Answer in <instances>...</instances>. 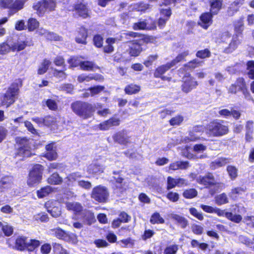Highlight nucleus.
<instances>
[{
    "label": "nucleus",
    "mask_w": 254,
    "mask_h": 254,
    "mask_svg": "<svg viewBox=\"0 0 254 254\" xmlns=\"http://www.w3.org/2000/svg\"><path fill=\"white\" fill-rule=\"evenodd\" d=\"M68 63L69 64V68L77 67L78 65L80 66L81 61H79L76 57H71L67 60Z\"/></svg>",
    "instance_id": "nucleus-55"
},
{
    "label": "nucleus",
    "mask_w": 254,
    "mask_h": 254,
    "mask_svg": "<svg viewBox=\"0 0 254 254\" xmlns=\"http://www.w3.org/2000/svg\"><path fill=\"white\" fill-rule=\"evenodd\" d=\"M18 85L14 83L9 87L6 93L3 96L2 104L8 107L15 101V96L18 94Z\"/></svg>",
    "instance_id": "nucleus-6"
},
{
    "label": "nucleus",
    "mask_w": 254,
    "mask_h": 254,
    "mask_svg": "<svg viewBox=\"0 0 254 254\" xmlns=\"http://www.w3.org/2000/svg\"><path fill=\"white\" fill-rule=\"evenodd\" d=\"M228 127L221 122L214 121L205 127L206 134L209 137H219L228 133Z\"/></svg>",
    "instance_id": "nucleus-2"
},
{
    "label": "nucleus",
    "mask_w": 254,
    "mask_h": 254,
    "mask_svg": "<svg viewBox=\"0 0 254 254\" xmlns=\"http://www.w3.org/2000/svg\"><path fill=\"white\" fill-rule=\"evenodd\" d=\"M153 26H149L146 20H140L139 21L133 23L132 28L134 30H150Z\"/></svg>",
    "instance_id": "nucleus-25"
},
{
    "label": "nucleus",
    "mask_w": 254,
    "mask_h": 254,
    "mask_svg": "<svg viewBox=\"0 0 254 254\" xmlns=\"http://www.w3.org/2000/svg\"><path fill=\"white\" fill-rule=\"evenodd\" d=\"M239 240L243 244L250 247H252L254 244L253 242L251 240L243 235L239 236Z\"/></svg>",
    "instance_id": "nucleus-64"
},
{
    "label": "nucleus",
    "mask_w": 254,
    "mask_h": 254,
    "mask_svg": "<svg viewBox=\"0 0 254 254\" xmlns=\"http://www.w3.org/2000/svg\"><path fill=\"white\" fill-rule=\"evenodd\" d=\"M56 7V2L55 0H40L33 6L37 14L41 16L46 12L54 10Z\"/></svg>",
    "instance_id": "nucleus-4"
},
{
    "label": "nucleus",
    "mask_w": 254,
    "mask_h": 254,
    "mask_svg": "<svg viewBox=\"0 0 254 254\" xmlns=\"http://www.w3.org/2000/svg\"><path fill=\"white\" fill-rule=\"evenodd\" d=\"M28 29L29 31H33L38 27L39 22L35 18H30L27 22Z\"/></svg>",
    "instance_id": "nucleus-44"
},
{
    "label": "nucleus",
    "mask_w": 254,
    "mask_h": 254,
    "mask_svg": "<svg viewBox=\"0 0 254 254\" xmlns=\"http://www.w3.org/2000/svg\"><path fill=\"white\" fill-rule=\"evenodd\" d=\"M212 15L211 12H206L201 14L200 17V22L199 24L203 28L206 29L212 23Z\"/></svg>",
    "instance_id": "nucleus-16"
},
{
    "label": "nucleus",
    "mask_w": 254,
    "mask_h": 254,
    "mask_svg": "<svg viewBox=\"0 0 254 254\" xmlns=\"http://www.w3.org/2000/svg\"><path fill=\"white\" fill-rule=\"evenodd\" d=\"M244 0H236L228 7L227 14L229 16L234 15L239 10V5H242Z\"/></svg>",
    "instance_id": "nucleus-21"
},
{
    "label": "nucleus",
    "mask_w": 254,
    "mask_h": 254,
    "mask_svg": "<svg viewBox=\"0 0 254 254\" xmlns=\"http://www.w3.org/2000/svg\"><path fill=\"white\" fill-rule=\"evenodd\" d=\"M120 245L124 248H131L134 245V241L130 238L123 239L117 242Z\"/></svg>",
    "instance_id": "nucleus-43"
},
{
    "label": "nucleus",
    "mask_w": 254,
    "mask_h": 254,
    "mask_svg": "<svg viewBox=\"0 0 254 254\" xmlns=\"http://www.w3.org/2000/svg\"><path fill=\"white\" fill-rule=\"evenodd\" d=\"M80 67L83 70L91 71L93 70L94 68H97L98 67L92 62L81 61Z\"/></svg>",
    "instance_id": "nucleus-31"
},
{
    "label": "nucleus",
    "mask_w": 254,
    "mask_h": 254,
    "mask_svg": "<svg viewBox=\"0 0 254 254\" xmlns=\"http://www.w3.org/2000/svg\"><path fill=\"white\" fill-rule=\"evenodd\" d=\"M172 218L175 220L182 228H186L188 225V221L184 217L177 214H173Z\"/></svg>",
    "instance_id": "nucleus-33"
},
{
    "label": "nucleus",
    "mask_w": 254,
    "mask_h": 254,
    "mask_svg": "<svg viewBox=\"0 0 254 254\" xmlns=\"http://www.w3.org/2000/svg\"><path fill=\"white\" fill-rule=\"evenodd\" d=\"M105 168L100 164L94 163L89 165L87 168V172L92 174H100L103 172Z\"/></svg>",
    "instance_id": "nucleus-22"
},
{
    "label": "nucleus",
    "mask_w": 254,
    "mask_h": 254,
    "mask_svg": "<svg viewBox=\"0 0 254 254\" xmlns=\"http://www.w3.org/2000/svg\"><path fill=\"white\" fill-rule=\"evenodd\" d=\"M66 208L67 210L72 211L74 213H78L82 211V206L77 202H67L65 203Z\"/></svg>",
    "instance_id": "nucleus-24"
},
{
    "label": "nucleus",
    "mask_w": 254,
    "mask_h": 254,
    "mask_svg": "<svg viewBox=\"0 0 254 254\" xmlns=\"http://www.w3.org/2000/svg\"><path fill=\"white\" fill-rule=\"evenodd\" d=\"M196 181L198 183L206 186L216 184L214 176L211 173H208L203 177L199 176L197 178Z\"/></svg>",
    "instance_id": "nucleus-13"
},
{
    "label": "nucleus",
    "mask_w": 254,
    "mask_h": 254,
    "mask_svg": "<svg viewBox=\"0 0 254 254\" xmlns=\"http://www.w3.org/2000/svg\"><path fill=\"white\" fill-rule=\"evenodd\" d=\"M109 193L107 189L101 186L94 188L92 192L91 197L95 200L100 202H105L108 197Z\"/></svg>",
    "instance_id": "nucleus-7"
},
{
    "label": "nucleus",
    "mask_w": 254,
    "mask_h": 254,
    "mask_svg": "<svg viewBox=\"0 0 254 254\" xmlns=\"http://www.w3.org/2000/svg\"><path fill=\"white\" fill-rule=\"evenodd\" d=\"M113 138L114 141L121 144L126 145L130 143L129 137L124 131H120L115 134Z\"/></svg>",
    "instance_id": "nucleus-17"
},
{
    "label": "nucleus",
    "mask_w": 254,
    "mask_h": 254,
    "mask_svg": "<svg viewBox=\"0 0 254 254\" xmlns=\"http://www.w3.org/2000/svg\"><path fill=\"white\" fill-rule=\"evenodd\" d=\"M17 150L16 152V157H19L20 160H22L25 157L31 156V142L29 139L25 137H18L16 138Z\"/></svg>",
    "instance_id": "nucleus-3"
},
{
    "label": "nucleus",
    "mask_w": 254,
    "mask_h": 254,
    "mask_svg": "<svg viewBox=\"0 0 254 254\" xmlns=\"http://www.w3.org/2000/svg\"><path fill=\"white\" fill-rule=\"evenodd\" d=\"M240 43L241 42L239 39L238 35L236 34L233 35L228 47L225 49L224 52L226 53H231L233 52L237 48Z\"/></svg>",
    "instance_id": "nucleus-18"
},
{
    "label": "nucleus",
    "mask_w": 254,
    "mask_h": 254,
    "mask_svg": "<svg viewBox=\"0 0 254 254\" xmlns=\"http://www.w3.org/2000/svg\"><path fill=\"white\" fill-rule=\"evenodd\" d=\"M225 217L229 220L235 223H239L242 219L240 215L233 214L231 212H226Z\"/></svg>",
    "instance_id": "nucleus-45"
},
{
    "label": "nucleus",
    "mask_w": 254,
    "mask_h": 254,
    "mask_svg": "<svg viewBox=\"0 0 254 254\" xmlns=\"http://www.w3.org/2000/svg\"><path fill=\"white\" fill-rule=\"evenodd\" d=\"M101 107V104H92L88 102L77 101L71 104V109L74 113L83 119L91 118L95 111Z\"/></svg>",
    "instance_id": "nucleus-1"
},
{
    "label": "nucleus",
    "mask_w": 254,
    "mask_h": 254,
    "mask_svg": "<svg viewBox=\"0 0 254 254\" xmlns=\"http://www.w3.org/2000/svg\"><path fill=\"white\" fill-rule=\"evenodd\" d=\"M15 0H0V8H7L10 10V13L14 14V5Z\"/></svg>",
    "instance_id": "nucleus-26"
},
{
    "label": "nucleus",
    "mask_w": 254,
    "mask_h": 254,
    "mask_svg": "<svg viewBox=\"0 0 254 254\" xmlns=\"http://www.w3.org/2000/svg\"><path fill=\"white\" fill-rule=\"evenodd\" d=\"M28 238L23 236H18L15 241V244L13 248L20 251H23L27 249Z\"/></svg>",
    "instance_id": "nucleus-12"
},
{
    "label": "nucleus",
    "mask_w": 254,
    "mask_h": 254,
    "mask_svg": "<svg viewBox=\"0 0 254 254\" xmlns=\"http://www.w3.org/2000/svg\"><path fill=\"white\" fill-rule=\"evenodd\" d=\"M203 63V61H199L198 59H194L187 63L186 66L190 69H193L201 66Z\"/></svg>",
    "instance_id": "nucleus-41"
},
{
    "label": "nucleus",
    "mask_w": 254,
    "mask_h": 254,
    "mask_svg": "<svg viewBox=\"0 0 254 254\" xmlns=\"http://www.w3.org/2000/svg\"><path fill=\"white\" fill-rule=\"evenodd\" d=\"M244 18L241 17L235 23V30L238 33H242L243 31L244 27Z\"/></svg>",
    "instance_id": "nucleus-59"
},
{
    "label": "nucleus",
    "mask_w": 254,
    "mask_h": 254,
    "mask_svg": "<svg viewBox=\"0 0 254 254\" xmlns=\"http://www.w3.org/2000/svg\"><path fill=\"white\" fill-rule=\"evenodd\" d=\"M228 162L227 159L225 158H220L212 162L210 164V167L212 169H215L225 165Z\"/></svg>",
    "instance_id": "nucleus-29"
},
{
    "label": "nucleus",
    "mask_w": 254,
    "mask_h": 254,
    "mask_svg": "<svg viewBox=\"0 0 254 254\" xmlns=\"http://www.w3.org/2000/svg\"><path fill=\"white\" fill-rule=\"evenodd\" d=\"M184 117L181 115H178L172 118L170 120V124L171 126H179L183 121Z\"/></svg>",
    "instance_id": "nucleus-58"
},
{
    "label": "nucleus",
    "mask_w": 254,
    "mask_h": 254,
    "mask_svg": "<svg viewBox=\"0 0 254 254\" xmlns=\"http://www.w3.org/2000/svg\"><path fill=\"white\" fill-rule=\"evenodd\" d=\"M43 167L40 164L34 165L30 172L27 184L30 187L39 184L42 178Z\"/></svg>",
    "instance_id": "nucleus-5"
},
{
    "label": "nucleus",
    "mask_w": 254,
    "mask_h": 254,
    "mask_svg": "<svg viewBox=\"0 0 254 254\" xmlns=\"http://www.w3.org/2000/svg\"><path fill=\"white\" fill-rule=\"evenodd\" d=\"M178 249V245H171L166 248L164 252V254H176Z\"/></svg>",
    "instance_id": "nucleus-50"
},
{
    "label": "nucleus",
    "mask_w": 254,
    "mask_h": 254,
    "mask_svg": "<svg viewBox=\"0 0 254 254\" xmlns=\"http://www.w3.org/2000/svg\"><path fill=\"white\" fill-rule=\"evenodd\" d=\"M92 80L102 81L103 80V77L101 75L91 74L89 75L81 74L77 77V81L80 83L83 82H89Z\"/></svg>",
    "instance_id": "nucleus-15"
},
{
    "label": "nucleus",
    "mask_w": 254,
    "mask_h": 254,
    "mask_svg": "<svg viewBox=\"0 0 254 254\" xmlns=\"http://www.w3.org/2000/svg\"><path fill=\"white\" fill-rule=\"evenodd\" d=\"M104 88V86L98 85L89 88L88 91H90L91 96H94L103 91Z\"/></svg>",
    "instance_id": "nucleus-56"
},
{
    "label": "nucleus",
    "mask_w": 254,
    "mask_h": 254,
    "mask_svg": "<svg viewBox=\"0 0 254 254\" xmlns=\"http://www.w3.org/2000/svg\"><path fill=\"white\" fill-rule=\"evenodd\" d=\"M75 11L79 16L85 18L89 16V10L86 3L83 0H78L74 6Z\"/></svg>",
    "instance_id": "nucleus-10"
},
{
    "label": "nucleus",
    "mask_w": 254,
    "mask_h": 254,
    "mask_svg": "<svg viewBox=\"0 0 254 254\" xmlns=\"http://www.w3.org/2000/svg\"><path fill=\"white\" fill-rule=\"evenodd\" d=\"M110 128L113 127L118 126L120 124V120L119 118L113 117L107 120Z\"/></svg>",
    "instance_id": "nucleus-60"
},
{
    "label": "nucleus",
    "mask_w": 254,
    "mask_h": 254,
    "mask_svg": "<svg viewBox=\"0 0 254 254\" xmlns=\"http://www.w3.org/2000/svg\"><path fill=\"white\" fill-rule=\"evenodd\" d=\"M158 58V56L157 54L150 55L147 57L146 60L144 62V64L146 67H149Z\"/></svg>",
    "instance_id": "nucleus-61"
},
{
    "label": "nucleus",
    "mask_w": 254,
    "mask_h": 254,
    "mask_svg": "<svg viewBox=\"0 0 254 254\" xmlns=\"http://www.w3.org/2000/svg\"><path fill=\"white\" fill-rule=\"evenodd\" d=\"M46 153L45 157L49 160L56 159L58 156L55 143H50L46 146Z\"/></svg>",
    "instance_id": "nucleus-14"
},
{
    "label": "nucleus",
    "mask_w": 254,
    "mask_h": 254,
    "mask_svg": "<svg viewBox=\"0 0 254 254\" xmlns=\"http://www.w3.org/2000/svg\"><path fill=\"white\" fill-rule=\"evenodd\" d=\"M83 220L87 224L89 225L96 221L94 214L90 211L85 212Z\"/></svg>",
    "instance_id": "nucleus-35"
},
{
    "label": "nucleus",
    "mask_w": 254,
    "mask_h": 254,
    "mask_svg": "<svg viewBox=\"0 0 254 254\" xmlns=\"http://www.w3.org/2000/svg\"><path fill=\"white\" fill-rule=\"evenodd\" d=\"M215 203L218 205H221L229 202V199L225 193H222L217 195L215 197Z\"/></svg>",
    "instance_id": "nucleus-32"
},
{
    "label": "nucleus",
    "mask_w": 254,
    "mask_h": 254,
    "mask_svg": "<svg viewBox=\"0 0 254 254\" xmlns=\"http://www.w3.org/2000/svg\"><path fill=\"white\" fill-rule=\"evenodd\" d=\"M184 83L182 85V90L186 93L190 92L192 89L197 86V82L194 78L190 76H186L183 78Z\"/></svg>",
    "instance_id": "nucleus-8"
},
{
    "label": "nucleus",
    "mask_w": 254,
    "mask_h": 254,
    "mask_svg": "<svg viewBox=\"0 0 254 254\" xmlns=\"http://www.w3.org/2000/svg\"><path fill=\"white\" fill-rule=\"evenodd\" d=\"M55 235L59 239H64L66 237V232L61 228H57L52 230Z\"/></svg>",
    "instance_id": "nucleus-62"
},
{
    "label": "nucleus",
    "mask_w": 254,
    "mask_h": 254,
    "mask_svg": "<svg viewBox=\"0 0 254 254\" xmlns=\"http://www.w3.org/2000/svg\"><path fill=\"white\" fill-rule=\"evenodd\" d=\"M247 65L249 77L254 79V61H249Z\"/></svg>",
    "instance_id": "nucleus-57"
},
{
    "label": "nucleus",
    "mask_w": 254,
    "mask_h": 254,
    "mask_svg": "<svg viewBox=\"0 0 254 254\" xmlns=\"http://www.w3.org/2000/svg\"><path fill=\"white\" fill-rule=\"evenodd\" d=\"M140 90L139 85L130 84L127 85L125 88V93L127 94H133L138 93Z\"/></svg>",
    "instance_id": "nucleus-30"
},
{
    "label": "nucleus",
    "mask_w": 254,
    "mask_h": 254,
    "mask_svg": "<svg viewBox=\"0 0 254 254\" xmlns=\"http://www.w3.org/2000/svg\"><path fill=\"white\" fill-rule=\"evenodd\" d=\"M179 0H164V2L162 4H160V6L165 5L167 6L173 3L177 2ZM160 13L161 15L164 18L169 19L172 14V9L170 7L165 8H161L160 9Z\"/></svg>",
    "instance_id": "nucleus-11"
},
{
    "label": "nucleus",
    "mask_w": 254,
    "mask_h": 254,
    "mask_svg": "<svg viewBox=\"0 0 254 254\" xmlns=\"http://www.w3.org/2000/svg\"><path fill=\"white\" fill-rule=\"evenodd\" d=\"M57 189L56 188L47 186L38 190L37 191V194L39 198H42L48 196L50 193L56 192Z\"/></svg>",
    "instance_id": "nucleus-19"
},
{
    "label": "nucleus",
    "mask_w": 254,
    "mask_h": 254,
    "mask_svg": "<svg viewBox=\"0 0 254 254\" xmlns=\"http://www.w3.org/2000/svg\"><path fill=\"white\" fill-rule=\"evenodd\" d=\"M56 123V119L53 116H47L44 117V125L46 126H52Z\"/></svg>",
    "instance_id": "nucleus-53"
},
{
    "label": "nucleus",
    "mask_w": 254,
    "mask_h": 254,
    "mask_svg": "<svg viewBox=\"0 0 254 254\" xmlns=\"http://www.w3.org/2000/svg\"><path fill=\"white\" fill-rule=\"evenodd\" d=\"M2 230L4 235L6 236H11L13 233V227L6 224L2 225Z\"/></svg>",
    "instance_id": "nucleus-63"
},
{
    "label": "nucleus",
    "mask_w": 254,
    "mask_h": 254,
    "mask_svg": "<svg viewBox=\"0 0 254 254\" xmlns=\"http://www.w3.org/2000/svg\"><path fill=\"white\" fill-rule=\"evenodd\" d=\"M227 170L231 179H235L238 176V169L233 166H228Z\"/></svg>",
    "instance_id": "nucleus-54"
},
{
    "label": "nucleus",
    "mask_w": 254,
    "mask_h": 254,
    "mask_svg": "<svg viewBox=\"0 0 254 254\" xmlns=\"http://www.w3.org/2000/svg\"><path fill=\"white\" fill-rule=\"evenodd\" d=\"M28 0H15V5H14V13H16L18 11L22 9L24 5V4Z\"/></svg>",
    "instance_id": "nucleus-51"
},
{
    "label": "nucleus",
    "mask_w": 254,
    "mask_h": 254,
    "mask_svg": "<svg viewBox=\"0 0 254 254\" xmlns=\"http://www.w3.org/2000/svg\"><path fill=\"white\" fill-rule=\"evenodd\" d=\"M64 68V70H62L54 69L53 72L54 76L60 80L65 79L67 77V74L64 72V71L66 70V68Z\"/></svg>",
    "instance_id": "nucleus-47"
},
{
    "label": "nucleus",
    "mask_w": 254,
    "mask_h": 254,
    "mask_svg": "<svg viewBox=\"0 0 254 254\" xmlns=\"http://www.w3.org/2000/svg\"><path fill=\"white\" fill-rule=\"evenodd\" d=\"M150 222L152 224L155 223H164V220L163 218H162L159 213L156 212L154 213L152 216L150 218Z\"/></svg>",
    "instance_id": "nucleus-49"
},
{
    "label": "nucleus",
    "mask_w": 254,
    "mask_h": 254,
    "mask_svg": "<svg viewBox=\"0 0 254 254\" xmlns=\"http://www.w3.org/2000/svg\"><path fill=\"white\" fill-rule=\"evenodd\" d=\"M48 212L54 217H57L61 214V208L59 203L56 201H49L45 203Z\"/></svg>",
    "instance_id": "nucleus-9"
},
{
    "label": "nucleus",
    "mask_w": 254,
    "mask_h": 254,
    "mask_svg": "<svg viewBox=\"0 0 254 254\" xmlns=\"http://www.w3.org/2000/svg\"><path fill=\"white\" fill-rule=\"evenodd\" d=\"M47 182L51 185H60L63 182V179L58 173H53L48 178Z\"/></svg>",
    "instance_id": "nucleus-28"
},
{
    "label": "nucleus",
    "mask_w": 254,
    "mask_h": 254,
    "mask_svg": "<svg viewBox=\"0 0 254 254\" xmlns=\"http://www.w3.org/2000/svg\"><path fill=\"white\" fill-rule=\"evenodd\" d=\"M42 103L43 106L46 105L51 110L56 111L58 109V104L55 100L49 99L43 101Z\"/></svg>",
    "instance_id": "nucleus-40"
},
{
    "label": "nucleus",
    "mask_w": 254,
    "mask_h": 254,
    "mask_svg": "<svg viewBox=\"0 0 254 254\" xmlns=\"http://www.w3.org/2000/svg\"><path fill=\"white\" fill-rule=\"evenodd\" d=\"M189 167L188 162H176L171 164L169 166V170L176 171L179 169H185Z\"/></svg>",
    "instance_id": "nucleus-27"
},
{
    "label": "nucleus",
    "mask_w": 254,
    "mask_h": 254,
    "mask_svg": "<svg viewBox=\"0 0 254 254\" xmlns=\"http://www.w3.org/2000/svg\"><path fill=\"white\" fill-rule=\"evenodd\" d=\"M40 245L39 241L35 239H28L27 246V250L29 252L33 251Z\"/></svg>",
    "instance_id": "nucleus-39"
},
{
    "label": "nucleus",
    "mask_w": 254,
    "mask_h": 254,
    "mask_svg": "<svg viewBox=\"0 0 254 254\" xmlns=\"http://www.w3.org/2000/svg\"><path fill=\"white\" fill-rule=\"evenodd\" d=\"M50 64L51 62L50 61L44 60L38 68V74L41 75L45 73L47 71Z\"/></svg>",
    "instance_id": "nucleus-37"
},
{
    "label": "nucleus",
    "mask_w": 254,
    "mask_h": 254,
    "mask_svg": "<svg viewBox=\"0 0 254 254\" xmlns=\"http://www.w3.org/2000/svg\"><path fill=\"white\" fill-rule=\"evenodd\" d=\"M11 50V46L6 43L0 44V55H4L8 54Z\"/></svg>",
    "instance_id": "nucleus-48"
},
{
    "label": "nucleus",
    "mask_w": 254,
    "mask_h": 254,
    "mask_svg": "<svg viewBox=\"0 0 254 254\" xmlns=\"http://www.w3.org/2000/svg\"><path fill=\"white\" fill-rule=\"evenodd\" d=\"M211 56V53L208 49L198 51L196 53V56L200 59L209 58Z\"/></svg>",
    "instance_id": "nucleus-52"
},
{
    "label": "nucleus",
    "mask_w": 254,
    "mask_h": 254,
    "mask_svg": "<svg viewBox=\"0 0 254 254\" xmlns=\"http://www.w3.org/2000/svg\"><path fill=\"white\" fill-rule=\"evenodd\" d=\"M172 67H173V66L170 63H168L165 64H163L158 67L154 72V76L155 77H161V75L165 73Z\"/></svg>",
    "instance_id": "nucleus-23"
},
{
    "label": "nucleus",
    "mask_w": 254,
    "mask_h": 254,
    "mask_svg": "<svg viewBox=\"0 0 254 254\" xmlns=\"http://www.w3.org/2000/svg\"><path fill=\"white\" fill-rule=\"evenodd\" d=\"M188 55V51H185L180 54L174 60L170 62L171 64L174 66L179 62L182 61Z\"/></svg>",
    "instance_id": "nucleus-46"
},
{
    "label": "nucleus",
    "mask_w": 254,
    "mask_h": 254,
    "mask_svg": "<svg viewBox=\"0 0 254 254\" xmlns=\"http://www.w3.org/2000/svg\"><path fill=\"white\" fill-rule=\"evenodd\" d=\"M27 42L25 41L18 40L16 42L11 45V51H20L23 50L27 46Z\"/></svg>",
    "instance_id": "nucleus-34"
},
{
    "label": "nucleus",
    "mask_w": 254,
    "mask_h": 254,
    "mask_svg": "<svg viewBox=\"0 0 254 254\" xmlns=\"http://www.w3.org/2000/svg\"><path fill=\"white\" fill-rule=\"evenodd\" d=\"M197 194V191L194 189H190L185 190L183 195L184 197L188 199H191L195 197Z\"/></svg>",
    "instance_id": "nucleus-42"
},
{
    "label": "nucleus",
    "mask_w": 254,
    "mask_h": 254,
    "mask_svg": "<svg viewBox=\"0 0 254 254\" xmlns=\"http://www.w3.org/2000/svg\"><path fill=\"white\" fill-rule=\"evenodd\" d=\"M130 46L129 54L133 57H136L139 55L141 51V47L137 44H132Z\"/></svg>",
    "instance_id": "nucleus-38"
},
{
    "label": "nucleus",
    "mask_w": 254,
    "mask_h": 254,
    "mask_svg": "<svg viewBox=\"0 0 254 254\" xmlns=\"http://www.w3.org/2000/svg\"><path fill=\"white\" fill-rule=\"evenodd\" d=\"M81 177V175L78 173H73L68 175L65 179V182L67 186H71L72 183L76 181L78 178Z\"/></svg>",
    "instance_id": "nucleus-36"
},
{
    "label": "nucleus",
    "mask_w": 254,
    "mask_h": 254,
    "mask_svg": "<svg viewBox=\"0 0 254 254\" xmlns=\"http://www.w3.org/2000/svg\"><path fill=\"white\" fill-rule=\"evenodd\" d=\"M209 3L210 5V11L213 15H216L221 9L223 1L222 0H210Z\"/></svg>",
    "instance_id": "nucleus-20"
}]
</instances>
